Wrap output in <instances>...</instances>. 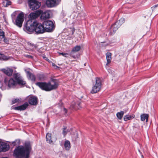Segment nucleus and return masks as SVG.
I'll list each match as a JSON object with an SVG mask.
<instances>
[{"mask_svg":"<svg viewBox=\"0 0 158 158\" xmlns=\"http://www.w3.org/2000/svg\"><path fill=\"white\" fill-rule=\"evenodd\" d=\"M31 149L30 143L26 142L24 146H19L15 149L14 156L16 158H29Z\"/></svg>","mask_w":158,"mask_h":158,"instance_id":"1","label":"nucleus"},{"mask_svg":"<svg viewBox=\"0 0 158 158\" xmlns=\"http://www.w3.org/2000/svg\"><path fill=\"white\" fill-rule=\"evenodd\" d=\"M24 30L28 33H31L34 31L38 34L45 32L43 24H42L37 21H33L31 20L27 22Z\"/></svg>","mask_w":158,"mask_h":158,"instance_id":"2","label":"nucleus"},{"mask_svg":"<svg viewBox=\"0 0 158 158\" xmlns=\"http://www.w3.org/2000/svg\"><path fill=\"white\" fill-rule=\"evenodd\" d=\"M36 84L42 90L46 91H49L56 89L58 87V82L54 81L48 83L38 82L36 83Z\"/></svg>","mask_w":158,"mask_h":158,"instance_id":"3","label":"nucleus"},{"mask_svg":"<svg viewBox=\"0 0 158 158\" xmlns=\"http://www.w3.org/2000/svg\"><path fill=\"white\" fill-rule=\"evenodd\" d=\"M15 13L14 12L11 15L13 21L15 24L19 27L21 28L22 27V24L24 21V14L22 12L19 14L17 17L15 22L14 19H15Z\"/></svg>","mask_w":158,"mask_h":158,"instance_id":"4","label":"nucleus"},{"mask_svg":"<svg viewBox=\"0 0 158 158\" xmlns=\"http://www.w3.org/2000/svg\"><path fill=\"white\" fill-rule=\"evenodd\" d=\"M43 24L45 32H51L54 28V24L52 21H44L43 23Z\"/></svg>","mask_w":158,"mask_h":158,"instance_id":"5","label":"nucleus"},{"mask_svg":"<svg viewBox=\"0 0 158 158\" xmlns=\"http://www.w3.org/2000/svg\"><path fill=\"white\" fill-rule=\"evenodd\" d=\"M28 2L30 8L32 10L39 8L41 6L40 3L36 0H29Z\"/></svg>","mask_w":158,"mask_h":158,"instance_id":"6","label":"nucleus"},{"mask_svg":"<svg viewBox=\"0 0 158 158\" xmlns=\"http://www.w3.org/2000/svg\"><path fill=\"white\" fill-rule=\"evenodd\" d=\"M16 81V84L24 85H26V82L23 79L20 74L18 73H15L13 75Z\"/></svg>","mask_w":158,"mask_h":158,"instance_id":"7","label":"nucleus"},{"mask_svg":"<svg viewBox=\"0 0 158 158\" xmlns=\"http://www.w3.org/2000/svg\"><path fill=\"white\" fill-rule=\"evenodd\" d=\"M61 1V0H46V4L48 7L52 8L57 6Z\"/></svg>","mask_w":158,"mask_h":158,"instance_id":"8","label":"nucleus"},{"mask_svg":"<svg viewBox=\"0 0 158 158\" xmlns=\"http://www.w3.org/2000/svg\"><path fill=\"white\" fill-rule=\"evenodd\" d=\"M42 12L41 10H38L33 12L31 13L29 15V19H34L39 17Z\"/></svg>","mask_w":158,"mask_h":158,"instance_id":"9","label":"nucleus"},{"mask_svg":"<svg viewBox=\"0 0 158 158\" xmlns=\"http://www.w3.org/2000/svg\"><path fill=\"white\" fill-rule=\"evenodd\" d=\"M29 103L32 105L36 106L38 104V98L32 95L28 97Z\"/></svg>","mask_w":158,"mask_h":158,"instance_id":"10","label":"nucleus"},{"mask_svg":"<svg viewBox=\"0 0 158 158\" xmlns=\"http://www.w3.org/2000/svg\"><path fill=\"white\" fill-rule=\"evenodd\" d=\"M4 82L5 84L8 85L10 88L12 87L16 84V81H15L12 78H11L9 80L5 78L4 80Z\"/></svg>","mask_w":158,"mask_h":158,"instance_id":"11","label":"nucleus"},{"mask_svg":"<svg viewBox=\"0 0 158 158\" xmlns=\"http://www.w3.org/2000/svg\"><path fill=\"white\" fill-rule=\"evenodd\" d=\"M51 12L50 10H47L44 12L42 11L41 14L40 18L42 20H46L50 17Z\"/></svg>","mask_w":158,"mask_h":158,"instance_id":"12","label":"nucleus"},{"mask_svg":"<svg viewBox=\"0 0 158 158\" xmlns=\"http://www.w3.org/2000/svg\"><path fill=\"white\" fill-rule=\"evenodd\" d=\"M1 70L3 72L8 76H11L13 72V70L9 68L2 69Z\"/></svg>","mask_w":158,"mask_h":158,"instance_id":"13","label":"nucleus"},{"mask_svg":"<svg viewBox=\"0 0 158 158\" xmlns=\"http://www.w3.org/2000/svg\"><path fill=\"white\" fill-rule=\"evenodd\" d=\"M28 106V104L26 102L24 104L15 107L14 109L17 110H25Z\"/></svg>","mask_w":158,"mask_h":158,"instance_id":"14","label":"nucleus"},{"mask_svg":"<svg viewBox=\"0 0 158 158\" xmlns=\"http://www.w3.org/2000/svg\"><path fill=\"white\" fill-rule=\"evenodd\" d=\"M101 87L98 86H96L93 85L92 89L90 92L92 94H95L99 91Z\"/></svg>","mask_w":158,"mask_h":158,"instance_id":"15","label":"nucleus"},{"mask_svg":"<svg viewBox=\"0 0 158 158\" xmlns=\"http://www.w3.org/2000/svg\"><path fill=\"white\" fill-rule=\"evenodd\" d=\"M2 152H5L8 150L9 149V146L7 143L2 142Z\"/></svg>","mask_w":158,"mask_h":158,"instance_id":"16","label":"nucleus"},{"mask_svg":"<svg viewBox=\"0 0 158 158\" xmlns=\"http://www.w3.org/2000/svg\"><path fill=\"white\" fill-rule=\"evenodd\" d=\"M80 103L79 102L76 103L75 102H73L71 104V107L72 108L76 110L79 109L80 108Z\"/></svg>","mask_w":158,"mask_h":158,"instance_id":"17","label":"nucleus"},{"mask_svg":"<svg viewBox=\"0 0 158 158\" xmlns=\"http://www.w3.org/2000/svg\"><path fill=\"white\" fill-rule=\"evenodd\" d=\"M94 85L96 86H98L101 87L102 86V80L99 77H96L95 78V82L94 83Z\"/></svg>","mask_w":158,"mask_h":158,"instance_id":"18","label":"nucleus"},{"mask_svg":"<svg viewBox=\"0 0 158 158\" xmlns=\"http://www.w3.org/2000/svg\"><path fill=\"white\" fill-rule=\"evenodd\" d=\"M51 139V134L50 133H48L46 135V140L48 143L51 144L53 143V141Z\"/></svg>","mask_w":158,"mask_h":158,"instance_id":"19","label":"nucleus"},{"mask_svg":"<svg viewBox=\"0 0 158 158\" xmlns=\"http://www.w3.org/2000/svg\"><path fill=\"white\" fill-rule=\"evenodd\" d=\"M111 54L110 52H108L106 54V58L107 63L106 64V65L109 64L111 62Z\"/></svg>","mask_w":158,"mask_h":158,"instance_id":"20","label":"nucleus"},{"mask_svg":"<svg viewBox=\"0 0 158 158\" xmlns=\"http://www.w3.org/2000/svg\"><path fill=\"white\" fill-rule=\"evenodd\" d=\"M26 73L27 75V76L28 77L31 81H35V77L34 75L29 71H27Z\"/></svg>","mask_w":158,"mask_h":158,"instance_id":"21","label":"nucleus"},{"mask_svg":"<svg viewBox=\"0 0 158 158\" xmlns=\"http://www.w3.org/2000/svg\"><path fill=\"white\" fill-rule=\"evenodd\" d=\"M148 115L146 114H141L140 116L141 120L142 121H143L145 120H146V122L148 121Z\"/></svg>","mask_w":158,"mask_h":158,"instance_id":"22","label":"nucleus"},{"mask_svg":"<svg viewBox=\"0 0 158 158\" xmlns=\"http://www.w3.org/2000/svg\"><path fill=\"white\" fill-rule=\"evenodd\" d=\"M64 146L66 150H69L71 147L70 142L69 140H66L64 143Z\"/></svg>","mask_w":158,"mask_h":158,"instance_id":"23","label":"nucleus"},{"mask_svg":"<svg viewBox=\"0 0 158 158\" xmlns=\"http://www.w3.org/2000/svg\"><path fill=\"white\" fill-rule=\"evenodd\" d=\"M124 19L121 18L120 20L117 21L114 24L117 27L119 28L123 23Z\"/></svg>","mask_w":158,"mask_h":158,"instance_id":"24","label":"nucleus"},{"mask_svg":"<svg viewBox=\"0 0 158 158\" xmlns=\"http://www.w3.org/2000/svg\"><path fill=\"white\" fill-rule=\"evenodd\" d=\"M118 28L114 24H113L110 27V32L112 34L114 33Z\"/></svg>","mask_w":158,"mask_h":158,"instance_id":"25","label":"nucleus"},{"mask_svg":"<svg viewBox=\"0 0 158 158\" xmlns=\"http://www.w3.org/2000/svg\"><path fill=\"white\" fill-rule=\"evenodd\" d=\"M81 47L79 46H76L74 47L71 52V54L72 55L73 52H78L81 49Z\"/></svg>","mask_w":158,"mask_h":158,"instance_id":"26","label":"nucleus"},{"mask_svg":"<svg viewBox=\"0 0 158 158\" xmlns=\"http://www.w3.org/2000/svg\"><path fill=\"white\" fill-rule=\"evenodd\" d=\"M135 117L134 115H127L124 117V120L125 121H127L131 119L132 118H133Z\"/></svg>","mask_w":158,"mask_h":158,"instance_id":"27","label":"nucleus"},{"mask_svg":"<svg viewBox=\"0 0 158 158\" xmlns=\"http://www.w3.org/2000/svg\"><path fill=\"white\" fill-rule=\"evenodd\" d=\"M124 112L123 111H120V112H118L116 114V115L118 119H121L124 114Z\"/></svg>","mask_w":158,"mask_h":158,"instance_id":"28","label":"nucleus"},{"mask_svg":"<svg viewBox=\"0 0 158 158\" xmlns=\"http://www.w3.org/2000/svg\"><path fill=\"white\" fill-rule=\"evenodd\" d=\"M10 59V57L5 56L4 54L0 53V60H7Z\"/></svg>","mask_w":158,"mask_h":158,"instance_id":"29","label":"nucleus"},{"mask_svg":"<svg viewBox=\"0 0 158 158\" xmlns=\"http://www.w3.org/2000/svg\"><path fill=\"white\" fill-rule=\"evenodd\" d=\"M37 77L39 80L40 81L44 80L45 78L44 75L43 74H37Z\"/></svg>","mask_w":158,"mask_h":158,"instance_id":"30","label":"nucleus"},{"mask_svg":"<svg viewBox=\"0 0 158 158\" xmlns=\"http://www.w3.org/2000/svg\"><path fill=\"white\" fill-rule=\"evenodd\" d=\"M152 8L153 12H156L155 14H158V4L153 6Z\"/></svg>","mask_w":158,"mask_h":158,"instance_id":"31","label":"nucleus"},{"mask_svg":"<svg viewBox=\"0 0 158 158\" xmlns=\"http://www.w3.org/2000/svg\"><path fill=\"white\" fill-rule=\"evenodd\" d=\"M3 5L5 7H7L11 4V2L9 1L6 0L3 2Z\"/></svg>","mask_w":158,"mask_h":158,"instance_id":"32","label":"nucleus"},{"mask_svg":"<svg viewBox=\"0 0 158 158\" xmlns=\"http://www.w3.org/2000/svg\"><path fill=\"white\" fill-rule=\"evenodd\" d=\"M4 32L2 31L1 29H0V40H2L5 37Z\"/></svg>","mask_w":158,"mask_h":158,"instance_id":"33","label":"nucleus"},{"mask_svg":"<svg viewBox=\"0 0 158 158\" xmlns=\"http://www.w3.org/2000/svg\"><path fill=\"white\" fill-rule=\"evenodd\" d=\"M20 101V100L18 98H16L13 99L12 101V104H15L17 102H19Z\"/></svg>","mask_w":158,"mask_h":158,"instance_id":"34","label":"nucleus"},{"mask_svg":"<svg viewBox=\"0 0 158 158\" xmlns=\"http://www.w3.org/2000/svg\"><path fill=\"white\" fill-rule=\"evenodd\" d=\"M69 131L66 129V127H64L63 128V134L64 136H65L67 134V133L69 132Z\"/></svg>","mask_w":158,"mask_h":158,"instance_id":"35","label":"nucleus"},{"mask_svg":"<svg viewBox=\"0 0 158 158\" xmlns=\"http://www.w3.org/2000/svg\"><path fill=\"white\" fill-rule=\"evenodd\" d=\"M59 53V54L60 55H62L63 56H64V57H68L67 55H68V54L67 53H63V52H61V53H60V52Z\"/></svg>","mask_w":158,"mask_h":158,"instance_id":"36","label":"nucleus"},{"mask_svg":"<svg viewBox=\"0 0 158 158\" xmlns=\"http://www.w3.org/2000/svg\"><path fill=\"white\" fill-rule=\"evenodd\" d=\"M75 136H73V139H74L75 138V139L76 140L78 138V134L77 133H76L74 134Z\"/></svg>","mask_w":158,"mask_h":158,"instance_id":"37","label":"nucleus"},{"mask_svg":"<svg viewBox=\"0 0 158 158\" xmlns=\"http://www.w3.org/2000/svg\"><path fill=\"white\" fill-rule=\"evenodd\" d=\"M2 143V142L0 141V152H1L2 151V148H1L2 145V144H1Z\"/></svg>","mask_w":158,"mask_h":158,"instance_id":"38","label":"nucleus"},{"mask_svg":"<svg viewBox=\"0 0 158 158\" xmlns=\"http://www.w3.org/2000/svg\"><path fill=\"white\" fill-rule=\"evenodd\" d=\"M71 31L72 32V34H73L75 31V29L74 28H73L72 29Z\"/></svg>","mask_w":158,"mask_h":158,"instance_id":"39","label":"nucleus"},{"mask_svg":"<svg viewBox=\"0 0 158 158\" xmlns=\"http://www.w3.org/2000/svg\"><path fill=\"white\" fill-rule=\"evenodd\" d=\"M52 65L53 66L55 67H56V68H58V67L54 63H52Z\"/></svg>","mask_w":158,"mask_h":158,"instance_id":"40","label":"nucleus"},{"mask_svg":"<svg viewBox=\"0 0 158 158\" xmlns=\"http://www.w3.org/2000/svg\"><path fill=\"white\" fill-rule=\"evenodd\" d=\"M64 112L65 113H67V110L65 108H64Z\"/></svg>","mask_w":158,"mask_h":158,"instance_id":"41","label":"nucleus"},{"mask_svg":"<svg viewBox=\"0 0 158 158\" xmlns=\"http://www.w3.org/2000/svg\"><path fill=\"white\" fill-rule=\"evenodd\" d=\"M30 46H31L32 47H34V46H35L34 45H33V44H30Z\"/></svg>","mask_w":158,"mask_h":158,"instance_id":"42","label":"nucleus"},{"mask_svg":"<svg viewBox=\"0 0 158 158\" xmlns=\"http://www.w3.org/2000/svg\"><path fill=\"white\" fill-rule=\"evenodd\" d=\"M28 56L29 57H30V58H32V57L31 56Z\"/></svg>","mask_w":158,"mask_h":158,"instance_id":"43","label":"nucleus"},{"mask_svg":"<svg viewBox=\"0 0 158 158\" xmlns=\"http://www.w3.org/2000/svg\"><path fill=\"white\" fill-rule=\"evenodd\" d=\"M74 2H76V3H77V1H76L75 0V1H74Z\"/></svg>","mask_w":158,"mask_h":158,"instance_id":"44","label":"nucleus"},{"mask_svg":"<svg viewBox=\"0 0 158 158\" xmlns=\"http://www.w3.org/2000/svg\"><path fill=\"white\" fill-rule=\"evenodd\" d=\"M78 7H79V8H78V9L81 8V7H79V6Z\"/></svg>","mask_w":158,"mask_h":158,"instance_id":"45","label":"nucleus"}]
</instances>
